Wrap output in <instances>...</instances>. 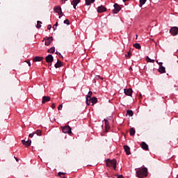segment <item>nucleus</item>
I'll return each instance as SVG.
<instances>
[{
    "label": "nucleus",
    "mask_w": 178,
    "mask_h": 178,
    "mask_svg": "<svg viewBox=\"0 0 178 178\" xmlns=\"http://www.w3.org/2000/svg\"><path fill=\"white\" fill-rule=\"evenodd\" d=\"M136 176L138 178L147 177L148 176V168H143L136 171Z\"/></svg>",
    "instance_id": "1"
},
{
    "label": "nucleus",
    "mask_w": 178,
    "mask_h": 178,
    "mask_svg": "<svg viewBox=\"0 0 178 178\" xmlns=\"http://www.w3.org/2000/svg\"><path fill=\"white\" fill-rule=\"evenodd\" d=\"M117 163L118 162L116 161V159L110 160L109 162L107 163V166L113 168L114 170H116Z\"/></svg>",
    "instance_id": "2"
},
{
    "label": "nucleus",
    "mask_w": 178,
    "mask_h": 178,
    "mask_svg": "<svg viewBox=\"0 0 178 178\" xmlns=\"http://www.w3.org/2000/svg\"><path fill=\"white\" fill-rule=\"evenodd\" d=\"M62 130L65 134H71L72 133V128L69 126L63 127Z\"/></svg>",
    "instance_id": "3"
},
{
    "label": "nucleus",
    "mask_w": 178,
    "mask_h": 178,
    "mask_svg": "<svg viewBox=\"0 0 178 178\" xmlns=\"http://www.w3.org/2000/svg\"><path fill=\"white\" fill-rule=\"evenodd\" d=\"M113 6L114 9L113 10V13H114V15L119 13V12H120V10H122V8L118 3H115Z\"/></svg>",
    "instance_id": "4"
},
{
    "label": "nucleus",
    "mask_w": 178,
    "mask_h": 178,
    "mask_svg": "<svg viewBox=\"0 0 178 178\" xmlns=\"http://www.w3.org/2000/svg\"><path fill=\"white\" fill-rule=\"evenodd\" d=\"M170 33L171 35H177L178 34V27L172 26L170 28Z\"/></svg>",
    "instance_id": "5"
},
{
    "label": "nucleus",
    "mask_w": 178,
    "mask_h": 178,
    "mask_svg": "<svg viewBox=\"0 0 178 178\" xmlns=\"http://www.w3.org/2000/svg\"><path fill=\"white\" fill-rule=\"evenodd\" d=\"M52 41H54V38L52 37L47 38L44 42V45H47V47L51 45V42H52Z\"/></svg>",
    "instance_id": "6"
},
{
    "label": "nucleus",
    "mask_w": 178,
    "mask_h": 178,
    "mask_svg": "<svg viewBox=\"0 0 178 178\" xmlns=\"http://www.w3.org/2000/svg\"><path fill=\"white\" fill-rule=\"evenodd\" d=\"M124 92L125 95H128V97H131V95H133V90L131 88L124 89Z\"/></svg>",
    "instance_id": "7"
},
{
    "label": "nucleus",
    "mask_w": 178,
    "mask_h": 178,
    "mask_svg": "<svg viewBox=\"0 0 178 178\" xmlns=\"http://www.w3.org/2000/svg\"><path fill=\"white\" fill-rule=\"evenodd\" d=\"M97 13H104V12H106V8L104 6H100L97 9Z\"/></svg>",
    "instance_id": "8"
},
{
    "label": "nucleus",
    "mask_w": 178,
    "mask_h": 178,
    "mask_svg": "<svg viewBox=\"0 0 178 178\" xmlns=\"http://www.w3.org/2000/svg\"><path fill=\"white\" fill-rule=\"evenodd\" d=\"M46 62H47V63H51V62H54V56L52 54H49L46 57Z\"/></svg>",
    "instance_id": "9"
},
{
    "label": "nucleus",
    "mask_w": 178,
    "mask_h": 178,
    "mask_svg": "<svg viewBox=\"0 0 178 178\" xmlns=\"http://www.w3.org/2000/svg\"><path fill=\"white\" fill-rule=\"evenodd\" d=\"M22 141V144L25 145V147H30L31 145V140H26V139H24Z\"/></svg>",
    "instance_id": "10"
},
{
    "label": "nucleus",
    "mask_w": 178,
    "mask_h": 178,
    "mask_svg": "<svg viewBox=\"0 0 178 178\" xmlns=\"http://www.w3.org/2000/svg\"><path fill=\"white\" fill-rule=\"evenodd\" d=\"M124 152H126L127 155H131V152H130V147L128 145H124Z\"/></svg>",
    "instance_id": "11"
},
{
    "label": "nucleus",
    "mask_w": 178,
    "mask_h": 178,
    "mask_svg": "<svg viewBox=\"0 0 178 178\" xmlns=\"http://www.w3.org/2000/svg\"><path fill=\"white\" fill-rule=\"evenodd\" d=\"M80 1H81V0H73L71 2V5L73 6L74 9H76V8L77 5H79V3L80 2Z\"/></svg>",
    "instance_id": "12"
},
{
    "label": "nucleus",
    "mask_w": 178,
    "mask_h": 178,
    "mask_svg": "<svg viewBox=\"0 0 178 178\" xmlns=\"http://www.w3.org/2000/svg\"><path fill=\"white\" fill-rule=\"evenodd\" d=\"M54 12H56V13H63L62 12V8H60V6H57L56 7H54Z\"/></svg>",
    "instance_id": "13"
},
{
    "label": "nucleus",
    "mask_w": 178,
    "mask_h": 178,
    "mask_svg": "<svg viewBox=\"0 0 178 178\" xmlns=\"http://www.w3.org/2000/svg\"><path fill=\"white\" fill-rule=\"evenodd\" d=\"M62 66H63V63L59 60H58L57 63L54 65V67H56V69L62 67Z\"/></svg>",
    "instance_id": "14"
},
{
    "label": "nucleus",
    "mask_w": 178,
    "mask_h": 178,
    "mask_svg": "<svg viewBox=\"0 0 178 178\" xmlns=\"http://www.w3.org/2000/svg\"><path fill=\"white\" fill-rule=\"evenodd\" d=\"M51 100V97L48 96H43L42 104H45V102H48Z\"/></svg>",
    "instance_id": "15"
},
{
    "label": "nucleus",
    "mask_w": 178,
    "mask_h": 178,
    "mask_svg": "<svg viewBox=\"0 0 178 178\" xmlns=\"http://www.w3.org/2000/svg\"><path fill=\"white\" fill-rule=\"evenodd\" d=\"M159 73H161V74H163V73L166 72V68L163 66H161L159 68Z\"/></svg>",
    "instance_id": "16"
},
{
    "label": "nucleus",
    "mask_w": 178,
    "mask_h": 178,
    "mask_svg": "<svg viewBox=\"0 0 178 178\" xmlns=\"http://www.w3.org/2000/svg\"><path fill=\"white\" fill-rule=\"evenodd\" d=\"M141 147L143 149H145V151H148V145L145 142H143L141 143Z\"/></svg>",
    "instance_id": "17"
},
{
    "label": "nucleus",
    "mask_w": 178,
    "mask_h": 178,
    "mask_svg": "<svg viewBox=\"0 0 178 178\" xmlns=\"http://www.w3.org/2000/svg\"><path fill=\"white\" fill-rule=\"evenodd\" d=\"M90 102L92 103V105H95V104H97L98 102V99L97 97H90Z\"/></svg>",
    "instance_id": "18"
},
{
    "label": "nucleus",
    "mask_w": 178,
    "mask_h": 178,
    "mask_svg": "<svg viewBox=\"0 0 178 178\" xmlns=\"http://www.w3.org/2000/svg\"><path fill=\"white\" fill-rule=\"evenodd\" d=\"M85 2L87 6H90V5L95 2V0H85Z\"/></svg>",
    "instance_id": "19"
},
{
    "label": "nucleus",
    "mask_w": 178,
    "mask_h": 178,
    "mask_svg": "<svg viewBox=\"0 0 178 178\" xmlns=\"http://www.w3.org/2000/svg\"><path fill=\"white\" fill-rule=\"evenodd\" d=\"M42 59H44V58L40 57V56H35L33 58V62H41V60H42Z\"/></svg>",
    "instance_id": "20"
},
{
    "label": "nucleus",
    "mask_w": 178,
    "mask_h": 178,
    "mask_svg": "<svg viewBox=\"0 0 178 178\" xmlns=\"http://www.w3.org/2000/svg\"><path fill=\"white\" fill-rule=\"evenodd\" d=\"M86 105H90L91 104V97H86Z\"/></svg>",
    "instance_id": "21"
},
{
    "label": "nucleus",
    "mask_w": 178,
    "mask_h": 178,
    "mask_svg": "<svg viewBox=\"0 0 178 178\" xmlns=\"http://www.w3.org/2000/svg\"><path fill=\"white\" fill-rule=\"evenodd\" d=\"M140 2V8H142L143 7V5H145V2H147V0H140L139 1Z\"/></svg>",
    "instance_id": "22"
},
{
    "label": "nucleus",
    "mask_w": 178,
    "mask_h": 178,
    "mask_svg": "<svg viewBox=\"0 0 178 178\" xmlns=\"http://www.w3.org/2000/svg\"><path fill=\"white\" fill-rule=\"evenodd\" d=\"M134 47L136 49H141V45H140L139 43L134 44Z\"/></svg>",
    "instance_id": "23"
},
{
    "label": "nucleus",
    "mask_w": 178,
    "mask_h": 178,
    "mask_svg": "<svg viewBox=\"0 0 178 178\" xmlns=\"http://www.w3.org/2000/svg\"><path fill=\"white\" fill-rule=\"evenodd\" d=\"M134 134H136V129H134V128H131L130 136H134Z\"/></svg>",
    "instance_id": "24"
},
{
    "label": "nucleus",
    "mask_w": 178,
    "mask_h": 178,
    "mask_svg": "<svg viewBox=\"0 0 178 178\" xmlns=\"http://www.w3.org/2000/svg\"><path fill=\"white\" fill-rule=\"evenodd\" d=\"M41 24H42V22H41L40 21H38L36 25L37 29H41Z\"/></svg>",
    "instance_id": "25"
},
{
    "label": "nucleus",
    "mask_w": 178,
    "mask_h": 178,
    "mask_svg": "<svg viewBox=\"0 0 178 178\" xmlns=\"http://www.w3.org/2000/svg\"><path fill=\"white\" fill-rule=\"evenodd\" d=\"M127 115H129V116H133V115H134V113H133V111H131V110H128V111H127Z\"/></svg>",
    "instance_id": "26"
},
{
    "label": "nucleus",
    "mask_w": 178,
    "mask_h": 178,
    "mask_svg": "<svg viewBox=\"0 0 178 178\" xmlns=\"http://www.w3.org/2000/svg\"><path fill=\"white\" fill-rule=\"evenodd\" d=\"M50 54H54L55 52V47H52L50 49L48 50Z\"/></svg>",
    "instance_id": "27"
},
{
    "label": "nucleus",
    "mask_w": 178,
    "mask_h": 178,
    "mask_svg": "<svg viewBox=\"0 0 178 178\" xmlns=\"http://www.w3.org/2000/svg\"><path fill=\"white\" fill-rule=\"evenodd\" d=\"M104 123H105L106 127H108V126H109V121H108V120L104 119Z\"/></svg>",
    "instance_id": "28"
},
{
    "label": "nucleus",
    "mask_w": 178,
    "mask_h": 178,
    "mask_svg": "<svg viewBox=\"0 0 178 178\" xmlns=\"http://www.w3.org/2000/svg\"><path fill=\"white\" fill-rule=\"evenodd\" d=\"M64 24H67V26H69V24H70V22L67 19H66L65 20H64Z\"/></svg>",
    "instance_id": "29"
},
{
    "label": "nucleus",
    "mask_w": 178,
    "mask_h": 178,
    "mask_svg": "<svg viewBox=\"0 0 178 178\" xmlns=\"http://www.w3.org/2000/svg\"><path fill=\"white\" fill-rule=\"evenodd\" d=\"M148 62L150 63H154L155 62V60L149 58V57L147 56Z\"/></svg>",
    "instance_id": "30"
},
{
    "label": "nucleus",
    "mask_w": 178,
    "mask_h": 178,
    "mask_svg": "<svg viewBox=\"0 0 178 178\" xmlns=\"http://www.w3.org/2000/svg\"><path fill=\"white\" fill-rule=\"evenodd\" d=\"M35 134H36L37 136H41V131L40 130H37L35 132H34Z\"/></svg>",
    "instance_id": "31"
},
{
    "label": "nucleus",
    "mask_w": 178,
    "mask_h": 178,
    "mask_svg": "<svg viewBox=\"0 0 178 178\" xmlns=\"http://www.w3.org/2000/svg\"><path fill=\"white\" fill-rule=\"evenodd\" d=\"M91 95H92V92L89 91L88 93V95L86 97H90V98H91Z\"/></svg>",
    "instance_id": "32"
},
{
    "label": "nucleus",
    "mask_w": 178,
    "mask_h": 178,
    "mask_svg": "<svg viewBox=\"0 0 178 178\" xmlns=\"http://www.w3.org/2000/svg\"><path fill=\"white\" fill-rule=\"evenodd\" d=\"M34 134H35V132H33V133H32V134H30L29 136L31 138H33V137H34Z\"/></svg>",
    "instance_id": "33"
},
{
    "label": "nucleus",
    "mask_w": 178,
    "mask_h": 178,
    "mask_svg": "<svg viewBox=\"0 0 178 178\" xmlns=\"http://www.w3.org/2000/svg\"><path fill=\"white\" fill-rule=\"evenodd\" d=\"M51 29H52V26L51 24H49L47 26V30H51Z\"/></svg>",
    "instance_id": "34"
},
{
    "label": "nucleus",
    "mask_w": 178,
    "mask_h": 178,
    "mask_svg": "<svg viewBox=\"0 0 178 178\" xmlns=\"http://www.w3.org/2000/svg\"><path fill=\"white\" fill-rule=\"evenodd\" d=\"M62 175H65V173L62 172H58V176H60L62 177Z\"/></svg>",
    "instance_id": "35"
},
{
    "label": "nucleus",
    "mask_w": 178,
    "mask_h": 178,
    "mask_svg": "<svg viewBox=\"0 0 178 178\" xmlns=\"http://www.w3.org/2000/svg\"><path fill=\"white\" fill-rule=\"evenodd\" d=\"M56 55H60L61 58H63V56H62V54L60 53H59L58 51H56Z\"/></svg>",
    "instance_id": "36"
},
{
    "label": "nucleus",
    "mask_w": 178,
    "mask_h": 178,
    "mask_svg": "<svg viewBox=\"0 0 178 178\" xmlns=\"http://www.w3.org/2000/svg\"><path fill=\"white\" fill-rule=\"evenodd\" d=\"M63 106V105L60 104V105L58 106V111H62Z\"/></svg>",
    "instance_id": "37"
},
{
    "label": "nucleus",
    "mask_w": 178,
    "mask_h": 178,
    "mask_svg": "<svg viewBox=\"0 0 178 178\" xmlns=\"http://www.w3.org/2000/svg\"><path fill=\"white\" fill-rule=\"evenodd\" d=\"M158 65H159V67H161V66H162V65H163V63L159 62V63H158Z\"/></svg>",
    "instance_id": "38"
},
{
    "label": "nucleus",
    "mask_w": 178,
    "mask_h": 178,
    "mask_svg": "<svg viewBox=\"0 0 178 178\" xmlns=\"http://www.w3.org/2000/svg\"><path fill=\"white\" fill-rule=\"evenodd\" d=\"M58 15H59L58 18L60 19L62 17V16H63V13H58Z\"/></svg>",
    "instance_id": "39"
},
{
    "label": "nucleus",
    "mask_w": 178,
    "mask_h": 178,
    "mask_svg": "<svg viewBox=\"0 0 178 178\" xmlns=\"http://www.w3.org/2000/svg\"><path fill=\"white\" fill-rule=\"evenodd\" d=\"M26 62H27V63H28L29 66H31V62H30V60L26 61Z\"/></svg>",
    "instance_id": "40"
},
{
    "label": "nucleus",
    "mask_w": 178,
    "mask_h": 178,
    "mask_svg": "<svg viewBox=\"0 0 178 178\" xmlns=\"http://www.w3.org/2000/svg\"><path fill=\"white\" fill-rule=\"evenodd\" d=\"M55 107H56L55 104H51V108H52V109H54Z\"/></svg>",
    "instance_id": "41"
},
{
    "label": "nucleus",
    "mask_w": 178,
    "mask_h": 178,
    "mask_svg": "<svg viewBox=\"0 0 178 178\" xmlns=\"http://www.w3.org/2000/svg\"><path fill=\"white\" fill-rule=\"evenodd\" d=\"M117 178H123V175H118Z\"/></svg>",
    "instance_id": "42"
},
{
    "label": "nucleus",
    "mask_w": 178,
    "mask_h": 178,
    "mask_svg": "<svg viewBox=\"0 0 178 178\" xmlns=\"http://www.w3.org/2000/svg\"><path fill=\"white\" fill-rule=\"evenodd\" d=\"M130 54H131L130 52H128V54H126V55H125V56H126V57H127V56H130Z\"/></svg>",
    "instance_id": "43"
},
{
    "label": "nucleus",
    "mask_w": 178,
    "mask_h": 178,
    "mask_svg": "<svg viewBox=\"0 0 178 178\" xmlns=\"http://www.w3.org/2000/svg\"><path fill=\"white\" fill-rule=\"evenodd\" d=\"M54 26H55L56 27H58V22H56V24H54Z\"/></svg>",
    "instance_id": "44"
},
{
    "label": "nucleus",
    "mask_w": 178,
    "mask_h": 178,
    "mask_svg": "<svg viewBox=\"0 0 178 178\" xmlns=\"http://www.w3.org/2000/svg\"><path fill=\"white\" fill-rule=\"evenodd\" d=\"M53 29H54V30H56V26L55 25H54V26H53Z\"/></svg>",
    "instance_id": "45"
},
{
    "label": "nucleus",
    "mask_w": 178,
    "mask_h": 178,
    "mask_svg": "<svg viewBox=\"0 0 178 178\" xmlns=\"http://www.w3.org/2000/svg\"><path fill=\"white\" fill-rule=\"evenodd\" d=\"M15 160L17 161V162H19V159L16 157H15Z\"/></svg>",
    "instance_id": "46"
},
{
    "label": "nucleus",
    "mask_w": 178,
    "mask_h": 178,
    "mask_svg": "<svg viewBox=\"0 0 178 178\" xmlns=\"http://www.w3.org/2000/svg\"><path fill=\"white\" fill-rule=\"evenodd\" d=\"M63 2H66L67 0H61Z\"/></svg>",
    "instance_id": "47"
},
{
    "label": "nucleus",
    "mask_w": 178,
    "mask_h": 178,
    "mask_svg": "<svg viewBox=\"0 0 178 178\" xmlns=\"http://www.w3.org/2000/svg\"><path fill=\"white\" fill-rule=\"evenodd\" d=\"M127 1H129V0H123V2H127Z\"/></svg>",
    "instance_id": "48"
},
{
    "label": "nucleus",
    "mask_w": 178,
    "mask_h": 178,
    "mask_svg": "<svg viewBox=\"0 0 178 178\" xmlns=\"http://www.w3.org/2000/svg\"><path fill=\"white\" fill-rule=\"evenodd\" d=\"M156 63H159V62L158 60H156Z\"/></svg>",
    "instance_id": "49"
},
{
    "label": "nucleus",
    "mask_w": 178,
    "mask_h": 178,
    "mask_svg": "<svg viewBox=\"0 0 178 178\" xmlns=\"http://www.w3.org/2000/svg\"><path fill=\"white\" fill-rule=\"evenodd\" d=\"M62 178H66V177H61Z\"/></svg>",
    "instance_id": "50"
},
{
    "label": "nucleus",
    "mask_w": 178,
    "mask_h": 178,
    "mask_svg": "<svg viewBox=\"0 0 178 178\" xmlns=\"http://www.w3.org/2000/svg\"><path fill=\"white\" fill-rule=\"evenodd\" d=\"M137 37H138V35H136V38H137Z\"/></svg>",
    "instance_id": "51"
}]
</instances>
